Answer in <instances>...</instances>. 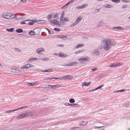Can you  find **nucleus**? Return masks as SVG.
Returning <instances> with one entry per match:
<instances>
[{"mask_svg":"<svg viewBox=\"0 0 130 130\" xmlns=\"http://www.w3.org/2000/svg\"><path fill=\"white\" fill-rule=\"evenodd\" d=\"M103 48L106 51H108L110 48L111 46H113L116 44V43L111 39H104L103 41Z\"/></svg>","mask_w":130,"mask_h":130,"instance_id":"nucleus-1","label":"nucleus"},{"mask_svg":"<svg viewBox=\"0 0 130 130\" xmlns=\"http://www.w3.org/2000/svg\"><path fill=\"white\" fill-rule=\"evenodd\" d=\"M58 14L57 13H55V14L54 13H52L51 14H48V15L47 17V18L48 20L50 21V22L51 23L52 22V21L51 20V18L52 17V18H53L54 19L56 18V17H57V18H56L57 19H58Z\"/></svg>","mask_w":130,"mask_h":130,"instance_id":"nucleus-2","label":"nucleus"},{"mask_svg":"<svg viewBox=\"0 0 130 130\" xmlns=\"http://www.w3.org/2000/svg\"><path fill=\"white\" fill-rule=\"evenodd\" d=\"M30 112H29L19 115L17 116V118L20 119L23 118L25 117L30 115Z\"/></svg>","mask_w":130,"mask_h":130,"instance_id":"nucleus-3","label":"nucleus"},{"mask_svg":"<svg viewBox=\"0 0 130 130\" xmlns=\"http://www.w3.org/2000/svg\"><path fill=\"white\" fill-rule=\"evenodd\" d=\"M14 15V14H11L10 13H7L6 14H4L3 15V17L6 19H12V16Z\"/></svg>","mask_w":130,"mask_h":130,"instance_id":"nucleus-4","label":"nucleus"},{"mask_svg":"<svg viewBox=\"0 0 130 130\" xmlns=\"http://www.w3.org/2000/svg\"><path fill=\"white\" fill-rule=\"evenodd\" d=\"M35 35L38 36L40 35V33L41 30V28L40 27H37L34 29Z\"/></svg>","mask_w":130,"mask_h":130,"instance_id":"nucleus-5","label":"nucleus"},{"mask_svg":"<svg viewBox=\"0 0 130 130\" xmlns=\"http://www.w3.org/2000/svg\"><path fill=\"white\" fill-rule=\"evenodd\" d=\"M34 66L32 65L31 64H27L25 65L22 66V67L20 68L21 69H28L29 68L34 67Z\"/></svg>","mask_w":130,"mask_h":130,"instance_id":"nucleus-6","label":"nucleus"},{"mask_svg":"<svg viewBox=\"0 0 130 130\" xmlns=\"http://www.w3.org/2000/svg\"><path fill=\"white\" fill-rule=\"evenodd\" d=\"M88 122V121L85 120H83L81 121L79 123V125L81 126H83L86 125Z\"/></svg>","mask_w":130,"mask_h":130,"instance_id":"nucleus-7","label":"nucleus"},{"mask_svg":"<svg viewBox=\"0 0 130 130\" xmlns=\"http://www.w3.org/2000/svg\"><path fill=\"white\" fill-rule=\"evenodd\" d=\"M23 16L21 15L18 14L15 16L14 17H12L14 19H15L20 20L24 19Z\"/></svg>","mask_w":130,"mask_h":130,"instance_id":"nucleus-8","label":"nucleus"},{"mask_svg":"<svg viewBox=\"0 0 130 130\" xmlns=\"http://www.w3.org/2000/svg\"><path fill=\"white\" fill-rule=\"evenodd\" d=\"M54 36L57 37V38H60L64 40H66L68 38L67 36H63L61 35H55Z\"/></svg>","mask_w":130,"mask_h":130,"instance_id":"nucleus-9","label":"nucleus"},{"mask_svg":"<svg viewBox=\"0 0 130 130\" xmlns=\"http://www.w3.org/2000/svg\"><path fill=\"white\" fill-rule=\"evenodd\" d=\"M62 79H64L65 80L70 79H72L73 77L71 75H68L67 76H62L61 77Z\"/></svg>","mask_w":130,"mask_h":130,"instance_id":"nucleus-10","label":"nucleus"},{"mask_svg":"<svg viewBox=\"0 0 130 130\" xmlns=\"http://www.w3.org/2000/svg\"><path fill=\"white\" fill-rule=\"evenodd\" d=\"M25 21H31V22H29V23H27V24L29 25H32L35 24V23L36 22V20H25Z\"/></svg>","mask_w":130,"mask_h":130,"instance_id":"nucleus-11","label":"nucleus"},{"mask_svg":"<svg viewBox=\"0 0 130 130\" xmlns=\"http://www.w3.org/2000/svg\"><path fill=\"white\" fill-rule=\"evenodd\" d=\"M52 23H54L56 25H60L61 24L59 21H58L56 20L55 19L53 20V22Z\"/></svg>","mask_w":130,"mask_h":130,"instance_id":"nucleus-12","label":"nucleus"},{"mask_svg":"<svg viewBox=\"0 0 130 130\" xmlns=\"http://www.w3.org/2000/svg\"><path fill=\"white\" fill-rule=\"evenodd\" d=\"M44 49L42 48H39L36 50L37 52L40 54L42 53L41 52H44Z\"/></svg>","mask_w":130,"mask_h":130,"instance_id":"nucleus-13","label":"nucleus"},{"mask_svg":"<svg viewBox=\"0 0 130 130\" xmlns=\"http://www.w3.org/2000/svg\"><path fill=\"white\" fill-rule=\"evenodd\" d=\"M26 106H25L24 107H26ZM24 107H22L21 108H18L17 109H14V110H8V111H7L6 112L7 113H10V112H14V111H16L17 110H19V109H21H21H22L23 108H24Z\"/></svg>","mask_w":130,"mask_h":130,"instance_id":"nucleus-14","label":"nucleus"},{"mask_svg":"<svg viewBox=\"0 0 130 130\" xmlns=\"http://www.w3.org/2000/svg\"><path fill=\"white\" fill-rule=\"evenodd\" d=\"M89 59V57H82L80 58L79 60V61L82 60V61H88Z\"/></svg>","mask_w":130,"mask_h":130,"instance_id":"nucleus-15","label":"nucleus"},{"mask_svg":"<svg viewBox=\"0 0 130 130\" xmlns=\"http://www.w3.org/2000/svg\"><path fill=\"white\" fill-rule=\"evenodd\" d=\"M93 53L96 56H98L100 54V52L98 49H96L94 50Z\"/></svg>","mask_w":130,"mask_h":130,"instance_id":"nucleus-16","label":"nucleus"},{"mask_svg":"<svg viewBox=\"0 0 130 130\" xmlns=\"http://www.w3.org/2000/svg\"><path fill=\"white\" fill-rule=\"evenodd\" d=\"M91 83V82H89L88 83L87 82H84L82 84V86L83 87L84 86H89Z\"/></svg>","mask_w":130,"mask_h":130,"instance_id":"nucleus-17","label":"nucleus"},{"mask_svg":"<svg viewBox=\"0 0 130 130\" xmlns=\"http://www.w3.org/2000/svg\"><path fill=\"white\" fill-rule=\"evenodd\" d=\"M69 65L70 66H73L76 65L78 63L77 62H69Z\"/></svg>","mask_w":130,"mask_h":130,"instance_id":"nucleus-18","label":"nucleus"},{"mask_svg":"<svg viewBox=\"0 0 130 130\" xmlns=\"http://www.w3.org/2000/svg\"><path fill=\"white\" fill-rule=\"evenodd\" d=\"M29 34L31 36H35V33L34 30H30L28 32Z\"/></svg>","mask_w":130,"mask_h":130,"instance_id":"nucleus-19","label":"nucleus"},{"mask_svg":"<svg viewBox=\"0 0 130 130\" xmlns=\"http://www.w3.org/2000/svg\"><path fill=\"white\" fill-rule=\"evenodd\" d=\"M113 29H117L118 30H122L124 29V28H122V27H121L120 26H118V27H113L112 28Z\"/></svg>","mask_w":130,"mask_h":130,"instance_id":"nucleus-20","label":"nucleus"},{"mask_svg":"<svg viewBox=\"0 0 130 130\" xmlns=\"http://www.w3.org/2000/svg\"><path fill=\"white\" fill-rule=\"evenodd\" d=\"M16 31L18 33H20L23 32V29L20 28L17 29L16 30Z\"/></svg>","mask_w":130,"mask_h":130,"instance_id":"nucleus-21","label":"nucleus"},{"mask_svg":"<svg viewBox=\"0 0 130 130\" xmlns=\"http://www.w3.org/2000/svg\"><path fill=\"white\" fill-rule=\"evenodd\" d=\"M82 18L81 17H78L76 19L75 22L78 24Z\"/></svg>","mask_w":130,"mask_h":130,"instance_id":"nucleus-22","label":"nucleus"},{"mask_svg":"<svg viewBox=\"0 0 130 130\" xmlns=\"http://www.w3.org/2000/svg\"><path fill=\"white\" fill-rule=\"evenodd\" d=\"M104 7L108 8H112L113 7V6L112 5L109 4L105 5Z\"/></svg>","mask_w":130,"mask_h":130,"instance_id":"nucleus-23","label":"nucleus"},{"mask_svg":"<svg viewBox=\"0 0 130 130\" xmlns=\"http://www.w3.org/2000/svg\"><path fill=\"white\" fill-rule=\"evenodd\" d=\"M37 58L36 57H33L32 58L29 59V61L28 60L27 61V62L28 61H30V62H32L36 60H37Z\"/></svg>","mask_w":130,"mask_h":130,"instance_id":"nucleus-24","label":"nucleus"},{"mask_svg":"<svg viewBox=\"0 0 130 130\" xmlns=\"http://www.w3.org/2000/svg\"><path fill=\"white\" fill-rule=\"evenodd\" d=\"M125 90L124 89H123L121 90H118L117 91H113V92L114 93L120 92H125Z\"/></svg>","mask_w":130,"mask_h":130,"instance_id":"nucleus-25","label":"nucleus"},{"mask_svg":"<svg viewBox=\"0 0 130 130\" xmlns=\"http://www.w3.org/2000/svg\"><path fill=\"white\" fill-rule=\"evenodd\" d=\"M6 30L9 32H12L14 31V28H7Z\"/></svg>","mask_w":130,"mask_h":130,"instance_id":"nucleus-26","label":"nucleus"},{"mask_svg":"<svg viewBox=\"0 0 130 130\" xmlns=\"http://www.w3.org/2000/svg\"><path fill=\"white\" fill-rule=\"evenodd\" d=\"M52 71V69H49L44 71H41L44 72H51Z\"/></svg>","mask_w":130,"mask_h":130,"instance_id":"nucleus-27","label":"nucleus"},{"mask_svg":"<svg viewBox=\"0 0 130 130\" xmlns=\"http://www.w3.org/2000/svg\"><path fill=\"white\" fill-rule=\"evenodd\" d=\"M84 44H78L75 48H78L79 47H82L84 45Z\"/></svg>","mask_w":130,"mask_h":130,"instance_id":"nucleus-28","label":"nucleus"},{"mask_svg":"<svg viewBox=\"0 0 130 130\" xmlns=\"http://www.w3.org/2000/svg\"><path fill=\"white\" fill-rule=\"evenodd\" d=\"M69 106L72 107H77V106H79V105L78 104H76L73 103L72 104H69Z\"/></svg>","mask_w":130,"mask_h":130,"instance_id":"nucleus-29","label":"nucleus"},{"mask_svg":"<svg viewBox=\"0 0 130 130\" xmlns=\"http://www.w3.org/2000/svg\"><path fill=\"white\" fill-rule=\"evenodd\" d=\"M103 21H100V22H99V23L98 24V25H97V26L98 27H99L100 26L102 27L103 26L101 24H102V23H103Z\"/></svg>","mask_w":130,"mask_h":130,"instance_id":"nucleus-30","label":"nucleus"},{"mask_svg":"<svg viewBox=\"0 0 130 130\" xmlns=\"http://www.w3.org/2000/svg\"><path fill=\"white\" fill-rule=\"evenodd\" d=\"M37 84V82H33L28 83V84L29 86H33Z\"/></svg>","mask_w":130,"mask_h":130,"instance_id":"nucleus-31","label":"nucleus"},{"mask_svg":"<svg viewBox=\"0 0 130 130\" xmlns=\"http://www.w3.org/2000/svg\"><path fill=\"white\" fill-rule=\"evenodd\" d=\"M108 67L112 68L115 67H117L116 63H112V64L110 65L109 66H108Z\"/></svg>","mask_w":130,"mask_h":130,"instance_id":"nucleus-32","label":"nucleus"},{"mask_svg":"<svg viewBox=\"0 0 130 130\" xmlns=\"http://www.w3.org/2000/svg\"><path fill=\"white\" fill-rule=\"evenodd\" d=\"M64 13V11H63L62 12V14L61 15V16H60V22H62V21H63V20H62V19L63 18V17H64L63 14Z\"/></svg>","mask_w":130,"mask_h":130,"instance_id":"nucleus-33","label":"nucleus"},{"mask_svg":"<svg viewBox=\"0 0 130 130\" xmlns=\"http://www.w3.org/2000/svg\"><path fill=\"white\" fill-rule=\"evenodd\" d=\"M88 6V5L87 4H85L81 6H80V8L81 9L84 8Z\"/></svg>","mask_w":130,"mask_h":130,"instance_id":"nucleus-34","label":"nucleus"},{"mask_svg":"<svg viewBox=\"0 0 130 130\" xmlns=\"http://www.w3.org/2000/svg\"><path fill=\"white\" fill-rule=\"evenodd\" d=\"M88 6V5L87 4H85L81 6H80V8L81 9L84 8Z\"/></svg>","mask_w":130,"mask_h":130,"instance_id":"nucleus-35","label":"nucleus"},{"mask_svg":"<svg viewBox=\"0 0 130 130\" xmlns=\"http://www.w3.org/2000/svg\"><path fill=\"white\" fill-rule=\"evenodd\" d=\"M94 11L93 12V13H96L98 12H99L100 10L99 9H96L94 10Z\"/></svg>","mask_w":130,"mask_h":130,"instance_id":"nucleus-36","label":"nucleus"},{"mask_svg":"<svg viewBox=\"0 0 130 130\" xmlns=\"http://www.w3.org/2000/svg\"><path fill=\"white\" fill-rule=\"evenodd\" d=\"M69 102L71 103H73L75 102V101L74 99L71 98L69 100Z\"/></svg>","mask_w":130,"mask_h":130,"instance_id":"nucleus-37","label":"nucleus"},{"mask_svg":"<svg viewBox=\"0 0 130 130\" xmlns=\"http://www.w3.org/2000/svg\"><path fill=\"white\" fill-rule=\"evenodd\" d=\"M60 87V86L59 85H53V88H58Z\"/></svg>","mask_w":130,"mask_h":130,"instance_id":"nucleus-38","label":"nucleus"},{"mask_svg":"<svg viewBox=\"0 0 130 130\" xmlns=\"http://www.w3.org/2000/svg\"><path fill=\"white\" fill-rule=\"evenodd\" d=\"M111 0L112 2H113L114 3H118L120 1V0Z\"/></svg>","mask_w":130,"mask_h":130,"instance_id":"nucleus-39","label":"nucleus"},{"mask_svg":"<svg viewBox=\"0 0 130 130\" xmlns=\"http://www.w3.org/2000/svg\"><path fill=\"white\" fill-rule=\"evenodd\" d=\"M77 24L75 22L74 23H73L71 25L70 27H73L74 26L76 25Z\"/></svg>","mask_w":130,"mask_h":130,"instance_id":"nucleus-40","label":"nucleus"},{"mask_svg":"<svg viewBox=\"0 0 130 130\" xmlns=\"http://www.w3.org/2000/svg\"><path fill=\"white\" fill-rule=\"evenodd\" d=\"M14 49L15 51L17 52H20L21 51V50L18 48H14Z\"/></svg>","mask_w":130,"mask_h":130,"instance_id":"nucleus-41","label":"nucleus"},{"mask_svg":"<svg viewBox=\"0 0 130 130\" xmlns=\"http://www.w3.org/2000/svg\"><path fill=\"white\" fill-rule=\"evenodd\" d=\"M54 31H58V32L60 30V29L58 28H54Z\"/></svg>","mask_w":130,"mask_h":130,"instance_id":"nucleus-42","label":"nucleus"},{"mask_svg":"<svg viewBox=\"0 0 130 130\" xmlns=\"http://www.w3.org/2000/svg\"><path fill=\"white\" fill-rule=\"evenodd\" d=\"M123 64L121 62H118L116 63V65H117V66H120L122 65Z\"/></svg>","mask_w":130,"mask_h":130,"instance_id":"nucleus-43","label":"nucleus"},{"mask_svg":"<svg viewBox=\"0 0 130 130\" xmlns=\"http://www.w3.org/2000/svg\"><path fill=\"white\" fill-rule=\"evenodd\" d=\"M83 51L82 50H80L78 51H77L76 52H75V54H78L79 53H81V52H82Z\"/></svg>","mask_w":130,"mask_h":130,"instance_id":"nucleus-44","label":"nucleus"},{"mask_svg":"<svg viewBox=\"0 0 130 130\" xmlns=\"http://www.w3.org/2000/svg\"><path fill=\"white\" fill-rule=\"evenodd\" d=\"M63 20L64 21H69L68 19V17H66L64 18Z\"/></svg>","mask_w":130,"mask_h":130,"instance_id":"nucleus-45","label":"nucleus"},{"mask_svg":"<svg viewBox=\"0 0 130 130\" xmlns=\"http://www.w3.org/2000/svg\"><path fill=\"white\" fill-rule=\"evenodd\" d=\"M128 7V6L127 5H123L122 7V8H126L127 7Z\"/></svg>","mask_w":130,"mask_h":130,"instance_id":"nucleus-46","label":"nucleus"},{"mask_svg":"<svg viewBox=\"0 0 130 130\" xmlns=\"http://www.w3.org/2000/svg\"><path fill=\"white\" fill-rule=\"evenodd\" d=\"M124 106L127 107H128L129 106V103H127L124 104Z\"/></svg>","mask_w":130,"mask_h":130,"instance_id":"nucleus-47","label":"nucleus"},{"mask_svg":"<svg viewBox=\"0 0 130 130\" xmlns=\"http://www.w3.org/2000/svg\"><path fill=\"white\" fill-rule=\"evenodd\" d=\"M45 29H46V30H47V31L48 32V34H51V31L49 29H48L47 28H45Z\"/></svg>","mask_w":130,"mask_h":130,"instance_id":"nucleus-48","label":"nucleus"},{"mask_svg":"<svg viewBox=\"0 0 130 130\" xmlns=\"http://www.w3.org/2000/svg\"><path fill=\"white\" fill-rule=\"evenodd\" d=\"M64 55V53H60L59 54V57H63Z\"/></svg>","mask_w":130,"mask_h":130,"instance_id":"nucleus-49","label":"nucleus"},{"mask_svg":"<svg viewBox=\"0 0 130 130\" xmlns=\"http://www.w3.org/2000/svg\"><path fill=\"white\" fill-rule=\"evenodd\" d=\"M42 60L43 61H46L47 60H48L49 59L48 58H43L42 59Z\"/></svg>","mask_w":130,"mask_h":130,"instance_id":"nucleus-50","label":"nucleus"},{"mask_svg":"<svg viewBox=\"0 0 130 130\" xmlns=\"http://www.w3.org/2000/svg\"><path fill=\"white\" fill-rule=\"evenodd\" d=\"M25 20L24 21L21 22H20V23L21 24H27V23L26 22Z\"/></svg>","mask_w":130,"mask_h":130,"instance_id":"nucleus-51","label":"nucleus"},{"mask_svg":"<svg viewBox=\"0 0 130 130\" xmlns=\"http://www.w3.org/2000/svg\"><path fill=\"white\" fill-rule=\"evenodd\" d=\"M50 85H46V87H43V88H48L50 87Z\"/></svg>","mask_w":130,"mask_h":130,"instance_id":"nucleus-52","label":"nucleus"},{"mask_svg":"<svg viewBox=\"0 0 130 130\" xmlns=\"http://www.w3.org/2000/svg\"><path fill=\"white\" fill-rule=\"evenodd\" d=\"M98 69L96 68H94L93 69H92L91 70L92 71H95Z\"/></svg>","mask_w":130,"mask_h":130,"instance_id":"nucleus-53","label":"nucleus"},{"mask_svg":"<svg viewBox=\"0 0 130 130\" xmlns=\"http://www.w3.org/2000/svg\"><path fill=\"white\" fill-rule=\"evenodd\" d=\"M53 79H60L61 80L62 79L61 77H60L59 78H56V77H53Z\"/></svg>","mask_w":130,"mask_h":130,"instance_id":"nucleus-54","label":"nucleus"},{"mask_svg":"<svg viewBox=\"0 0 130 130\" xmlns=\"http://www.w3.org/2000/svg\"><path fill=\"white\" fill-rule=\"evenodd\" d=\"M40 22H41V23H46L45 21V20H40Z\"/></svg>","mask_w":130,"mask_h":130,"instance_id":"nucleus-55","label":"nucleus"},{"mask_svg":"<svg viewBox=\"0 0 130 130\" xmlns=\"http://www.w3.org/2000/svg\"><path fill=\"white\" fill-rule=\"evenodd\" d=\"M69 63H65L64 64V66H70V65H69Z\"/></svg>","mask_w":130,"mask_h":130,"instance_id":"nucleus-56","label":"nucleus"},{"mask_svg":"<svg viewBox=\"0 0 130 130\" xmlns=\"http://www.w3.org/2000/svg\"><path fill=\"white\" fill-rule=\"evenodd\" d=\"M76 0H71L69 2L70 3H72L74 2Z\"/></svg>","mask_w":130,"mask_h":130,"instance_id":"nucleus-57","label":"nucleus"},{"mask_svg":"<svg viewBox=\"0 0 130 130\" xmlns=\"http://www.w3.org/2000/svg\"><path fill=\"white\" fill-rule=\"evenodd\" d=\"M102 47L101 45H100V46H99V47H98V48L100 50H101L102 49Z\"/></svg>","mask_w":130,"mask_h":130,"instance_id":"nucleus-58","label":"nucleus"},{"mask_svg":"<svg viewBox=\"0 0 130 130\" xmlns=\"http://www.w3.org/2000/svg\"><path fill=\"white\" fill-rule=\"evenodd\" d=\"M79 127H73V128H72L71 130H74L75 128H79Z\"/></svg>","mask_w":130,"mask_h":130,"instance_id":"nucleus-59","label":"nucleus"},{"mask_svg":"<svg viewBox=\"0 0 130 130\" xmlns=\"http://www.w3.org/2000/svg\"><path fill=\"white\" fill-rule=\"evenodd\" d=\"M77 9H81L80 8V6H77L75 7Z\"/></svg>","mask_w":130,"mask_h":130,"instance_id":"nucleus-60","label":"nucleus"},{"mask_svg":"<svg viewBox=\"0 0 130 130\" xmlns=\"http://www.w3.org/2000/svg\"><path fill=\"white\" fill-rule=\"evenodd\" d=\"M103 86V85H101V86H99V87H98V89H100V88H102V87Z\"/></svg>","mask_w":130,"mask_h":130,"instance_id":"nucleus-61","label":"nucleus"},{"mask_svg":"<svg viewBox=\"0 0 130 130\" xmlns=\"http://www.w3.org/2000/svg\"><path fill=\"white\" fill-rule=\"evenodd\" d=\"M42 34H43V35L44 36H46V33L44 32H42Z\"/></svg>","mask_w":130,"mask_h":130,"instance_id":"nucleus-62","label":"nucleus"},{"mask_svg":"<svg viewBox=\"0 0 130 130\" xmlns=\"http://www.w3.org/2000/svg\"><path fill=\"white\" fill-rule=\"evenodd\" d=\"M69 104H70V103H64V105H66V106H69Z\"/></svg>","mask_w":130,"mask_h":130,"instance_id":"nucleus-63","label":"nucleus"},{"mask_svg":"<svg viewBox=\"0 0 130 130\" xmlns=\"http://www.w3.org/2000/svg\"><path fill=\"white\" fill-rule=\"evenodd\" d=\"M126 119H127L130 120V116H128L126 117Z\"/></svg>","mask_w":130,"mask_h":130,"instance_id":"nucleus-64","label":"nucleus"}]
</instances>
